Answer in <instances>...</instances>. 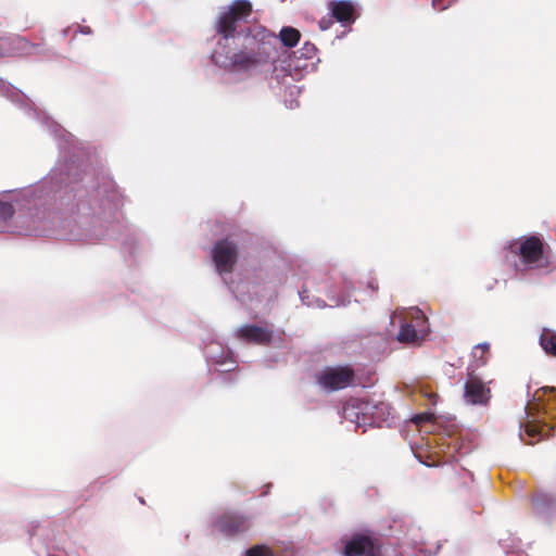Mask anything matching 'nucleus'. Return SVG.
Listing matches in <instances>:
<instances>
[{
  "instance_id": "nucleus-22",
  "label": "nucleus",
  "mask_w": 556,
  "mask_h": 556,
  "mask_svg": "<svg viewBox=\"0 0 556 556\" xmlns=\"http://www.w3.org/2000/svg\"><path fill=\"white\" fill-rule=\"evenodd\" d=\"M304 293H305V291L300 292L301 301L303 302V304H305V305H307V306H313V305H314V303L306 301V300H305V296H304Z\"/></svg>"
},
{
  "instance_id": "nucleus-9",
  "label": "nucleus",
  "mask_w": 556,
  "mask_h": 556,
  "mask_svg": "<svg viewBox=\"0 0 556 556\" xmlns=\"http://www.w3.org/2000/svg\"><path fill=\"white\" fill-rule=\"evenodd\" d=\"M344 556H378L376 543L368 534H356L344 547Z\"/></svg>"
},
{
  "instance_id": "nucleus-2",
  "label": "nucleus",
  "mask_w": 556,
  "mask_h": 556,
  "mask_svg": "<svg viewBox=\"0 0 556 556\" xmlns=\"http://www.w3.org/2000/svg\"><path fill=\"white\" fill-rule=\"evenodd\" d=\"M389 406L383 403H369L364 400H351L343 407V418L355 424L357 427L367 425H380L387 420Z\"/></svg>"
},
{
  "instance_id": "nucleus-18",
  "label": "nucleus",
  "mask_w": 556,
  "mask_h": 556,
  "mask_svg": "<svg viewBox=\"0 0 556 556\" xmlns=\"http://www.w3.org/2000/svg\"><path fill=\"white\" fill-rule=\"evenodd\" d=\"M245 556H274V554L268 547L257 545L248 549Z\"/></svg>"
},
{
  "instance_id": "nucleus-7",
  "label": "nucleus",
  "mask_w": 556,
  "mask_h": 556,
  "mask_svg": "<svg viewBox=\"0 0 556 556\" xmlns=\"http://www.w3.org/2000/svg\"><path fill=\"white\" fill-rule=\"evenodd\" d=\"M212 257L219 274L229 273L237 260V248L228 240L219 241L212 251Z\"/></svg>"
},
{
  "instance_id": "nucleus-21",
  "label": "nucleus",
  "mask_w": 556,
  "mask_h": 556,
  "mask_svg": "<svg viewBox=\"0 0 556 556\" xmlns=\"http://www.w3.org/2000/svg\"><path fill=\"white\" fill-rule=\"evenodd\" d=\"M441 0H432V5L435 10L442 11L445 7L440 4Z\"/></svg>"
},
{
  "instance_id": "nucleus-1",
  "label": "nucleus",
  "mask_w": 556,
  "mask_h": 556,
  "mask_svg": "<svg viewBox=\"0 0 556 556\" xmlns=\"http://www.w3.org/2000/svg\"><path fill=\"white\" fill-rule=\"evenodd\" d=\"M252 13V4L248 0H235L230 5L219 12L217 31L228 41L232 39L236 46H241L242 51L229 56L216 49L212 59L216 65L231 72H252L267 62L265 45L276 39V35L261 26L254 27L247 34L236 33V23L248 21Z\"/></svg>"
},
{
  "instance_id": "nucleus-10",
  "label": "nucleus",
  "mask_w": 556,
  "mask_h": 556,
  "mask_svg": "<svg viewBox=\"0 0 556 556\" xmlns=\"http://www.w3.org/2000/svg\"><path fill=\"white\" fill-rule=\"evenodd\" d=\"M237 336L242 341L254 343H266L273 338V333L270 331L256 326H243L238 329Z\"/></svg>"
},
{
  "instance_id": "nucleus-11",
  "label": "nucleus",
  "mask_w": 556,
  "mask_h": 556,
  "mask_svg": "<svg viewBox=\"0 0 556 556\" xmlns=\"http://www.w3.org/2000/svg\"><path fill=\"white\" fill-rule=\"evenodd\" d=\"M330 10L336 20L342 24L354 22V7L351 2L340 0L330 3Z\"/></svg>"
},
{
  "instance_id": "nucleus-3",
  "label": "nucleus",
  "mask_w": 556,
  "mask_h": 556,
  "mask_svg": "<svg viewBox=\"0 0 556 556\" xmlns=\"http://www.w3.org/2000/svg\"><path fill=\"white\" fill-rule=\"evenodd\" d=\"M509 249L513 252H519L521 261L527 268H539L547 265L543 244L538 237H529L520 243H510Z\"/></svg>"
},
{
  "instance_id": "nucleus-25",
  "label": "nucleus",
  "mask_w": 556,
  "mask_h": 556,
  "mask_svg": "<svg viewBox=\"0 0 556 556\" xmlns=\"http://www.w3.org/2000/svg\"><path fill=\"white\" fill-rule=\"evenodd\" d=\"M320 28H321V29H327V28H328V25H325L323 22H320Z\"/></svg>"
},
{
  "instance_id": "nucleus-17",
  "label": "nucleus",
  "mask_w": 556,
  "mask_h": 556,
  "mask_svg": "<svg viewBox=\"0 0 556 556\" xmlns=\"http://www.w3.org/2000/svg\"><path fill=\"white\" fill-rule=\"evenodd\" d=\"M13 215V207L10 203L0 201V231L8 229V220Z\"/></svg>"
},
{
  "instance_id": "nucleus-16",
  "label": "nucleus",
  "mask_w": 556,
  "mask_h": 556,
  "mask_svg": "<svg viewBox=\"0 0 556 556\" xmlns=\"http://www.w3.org/2000/svg\"><path fill=\"white\" fill-rule=\"evenodd\" d=\"M540 344L546 353L556 356V333L544 329L540 337Z\"/></svg>"
},
{
  "instance_id": "nucleus-23",
  "label": "nucleus",
  "mask_w": 556,
  "mask_h": 556,
  "mask_svg": "<svg viewBox=\"0 0 556 556\" xmlns=\"http://www.w3.org/2000/svg\"><path fill=\"white\" fill-rule=\"evenodd\" d=\"M227 363H224V365H220L222 368L219 369L220 371H230L232 369L231 366H226Z\"/></svg>"
},
{
  "instance_id": "nucleus-12",
  "label": "nucleus",
  "mask_w": 556,
  "mask_h": 556,
  "mask_svg": "<svg viewBox=\"0 0 556 556\" xmlns=\"http://www.w3.org/2000/svg\"><path fill=\"white\" fill-rule=\"evenodd\" d=\"M244 520L238 516H226L218 520L215 527L225 534H233L243 530Z\"/></svg>"
},
{
  "instance_id": "nucleus-5",
  "label": "nucleus",
  "mask_w": 556,
  "mask_h": 556,
  "mask_svg": "<svg viewBox=\"0 0 556 556\" xmlns=\"http://www.w3.org/2000/svg\"><path fill=\"white\" fill-rule=\"evenodd\" d=\"M407 314L410 321L402 324L397 340L402 343L417 344L427 334V318L418 308H410Z\"/></svg>"
},
{
  "instance_id": "nucleus-20",
  "label": "nucleus",
  "mask_w": 556,
  "mask_h": 556,
  "mask_svg": "<svg viewBox=\"0 0 556 556\" xmlns=\"http://www.w3.org/2000/svg\"><path fill=\"white\" fill-rule=\"evenodd\" d=\"M331 299L334 301V304H336L337 306H339V305H346V304L350 302V301H349V300H346L345 298H339V299H336V296H334V295H331Z\"/></svg>"
},
{
  "instance_id": "nucleus-6",
  "label": "nucleus",
  "mask_w": 556,
  "mask_h": 556,
  "mask_svg": "<svg viewBox=\"0 0 556 556\" xmlns=\"http://www.w3.org/2000/svg\"><path fill=\"white\" fill-rule=\"evenodd\" d=\"M353 380V371L349 367H328L317 375L318 383L328 391L346 388Z\"/></svg>"
},
{
  "instance_id": "nucleus-8",
  "label": "nucleus",
  "mask_w": 556,
  "mask_h": 556,
  "mask_svg": "<svg viewBox=\"0 0 556 556\" xmlns=\"http://www.w3.org/2000/svg\"><path fill=\"white\" fill-rule=\"evenodd\" d=\"M491 397L486 384L476 376H469L464 386V400L470 405H485Z\"/></svg>"
},
{
  "instance_id": "nucleus-13",
  "label": "nucleus",
  "mask_w": 556,
  "mask_h": 556,
  "mask_svg": "<svg viewBox=\"0 0 556 556\" xmlns=\"http://www.w3.org/2000/svg\"><path fill=\"white\" fill-rule=\"evenodd\" d=\"M278 38L285 47L292 48L300 41L301 34L296 28L288 26L280 29Z\"/></svg>"
},
{
  "instance_id": "nucleus-15",
  "label": "nucleus",
  "mask_w": 556,
  "mask_h": 556,
  "mask_svg": "<svg viewBox=\"0 0 556 556\" xmlns=\"http://www.w3.org/2000/svg\"><path fill=\"white\" fill-rule=\"evenodd\" d=\"M543 435V428L533 421H529L525 427V434L521 435V439L529 444H533L535 440H541Z\"/></svg>"
},
{
  "instance_id": "nucleus-26",
  "label": "nucleus",
  "mask_w": 556,
  "mask_h": 556,
  "mask_svg": "<svg viewBox=\"0 0 556 556\" xmlns=\"http://www.w3.org/2000/svg\"><path fill=\"white\" fill-rule=\"evenodd\" d=\"M315 305H316V306H318V307H321V306H323V305H321V301L317 300V301H316V303H315Z\"/></svg>"
},
{
  "instance_id": "nucleus-19",
  "label": "nucleus",
  "mask_w": 556,
  "mask_h": 556,
  "mask_svg": "<svg viewBox=\"0 0 556 556\" xmlns=\"http://www.w3.org/2000/svg\"><path fill=\"white\" fill-rule=\"evenodd\" d=\"M433 419V415L430 413L418 414L413 417V422L417 426H421L425 422H430Z\"/></svg>"
},
{
  "instance_id": "nucleus-24",
  "label": "nucleus",
  "mask_w": 556,
  "mask_h": 556,
  "mask_svg": "<svg viewBox=\"0 0 556 556\" xmlns=\"http://www.w3.org/2000/svg\"><path fill=\"white\" fill-rule=\"evenodd\" d=\"M211 359H214V363L217 365H224V363H220L218 359L214 358V356H211Z\"/></svg>"
},
{
  "instance_id": "nucleus-14",
  "label": "nucleus",
  "mask_w": 556,
  "mask_h": 556,
  "mask_svg": "<svg viewBox=\"0 0 556 556\" xmlns=\"http://www.w3.org/2000/svg\"><path fill=\"white\" fill-rule=\"evenodd\" d=\"M489 355V344L488 343H480L477 344L471 352L472 356V367L478 368L480 366H483L488 361Z\"/></svg>"
},
{
  "instance_id": "nucleus-4",
  "label": "nucleus",
  "mask_w": 556,
  "mask_h": 556,
  "mask_svg": "<svg viewBox=\"0 0 556 556\" xmlns=\"http://www.w3.org/2000/svg\"><path fill=\"white\" fill-rule=\"evenodd\" d=\"M316 58V47L311 42H305L302 48L294 53L292 58H289V61H280L279 64H276L274 71L278 73L281 72L290 74L292 77L296 76L300 72L308 71L314 66V59ZM279 77V74H277Z\"/></svg>"
}]
</instances>
